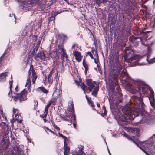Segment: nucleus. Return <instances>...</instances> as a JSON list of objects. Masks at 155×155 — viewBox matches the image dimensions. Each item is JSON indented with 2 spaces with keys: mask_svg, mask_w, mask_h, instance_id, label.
Segmentation results:
<instances>
[{
  "mask_svg": "<svg viewBox=\"0 0 155 155\" xmlns=\"http://www.w3.org/2000/svg\"><path fill=\"white\" fill-rule=\"evenodd\" d=\"M31 81L30 78V77H29L28 78L27 80V82L25 85V86H28V88L30 87L31 86Z\"/></svg>",
  "mask_w": 155,
  "mask_h": 155,
  "instance_id": "obj_15",
  "label": "nucleus"
},
{
  "mask_svg": "<svg viewBox=\"0 0 155 155\" xmlns=\"http://www.w3.org/2000/svg\"><path fill=\"white\" fill-rule=\"evenodd\" d=\"M9 84H10V90L9 91V92L8 94V95H9L10 94V93L12 91V83H13V80H12L11 81H9Z\"/></svg>",
  "mask_w": 155,
  "mask_h": 155,
  "instance_id": "obj_19",
  "label": "nucleus"
},
{
  "mask_svg": "<svg viewBox=\"0 0 155 155\" xmlns=\"http://www.w3.org/2000/svg\"><path fill=\"white\" fill-rule=\"evenodd\" d=\"M97 106L99 108L100 107V104L99 103H97Z\"/></svg>",
  "mask_w": 155,
  "mask_h": 155,
  "instance_id": "obj_43",
  "label": "nucleus"
},
{
  "mask_svg": "<svg viewBox=\"0 0 155 155\" xmlns=\"http://www.w3.org/2000/svg\"><path fill=\"white\" fill-rule=\"evenodd\" d=\"M6 75V72L0 74V81H5Z\"/></svg>",
  "mask_w": 155,
  "mask_h": 155,
  "instance_id": "obj_11",
  "label": "nucleus"
},
{
  "mask_svg": "<svg viewBox=\"0 0 155 155\" xmlns=\"http://www.w3.org/2000/svg\"><path fill=\"white\" fill-rule=\"evenodd\" d=\"M2 142V143H1L3 144L4 145V144H5V142L4 141H3Z\"/></svg>",
  "mask_w": 155,
  "mask_h": 155,
  "instance_id": "obj_52",
  "label": "nucleus"
},
{
  "mask_svg": "<svg viewBox=\"0 0 155 155\" xmlns=\"http://www.w3.org/2000/svg\"><path fill=\"white\" fill-rule=\"evenodd\" d=\"M45 112L44 113H45V114H43V115H40V117H41V118H46V117L47 116V114H48V110H47H47H45Z\"/></svg>",
  "mask_w": 155,
  "mask_h": 155,
  "instance_id": "obj_17",
  "label": "nucleus"
},
{
  "mask_svg": "<svg viewBox=\"0 0 155 155\" xmlns=\"http://www.w3.org/2000/svg\"><path fill=\"white\" fill-rule=\"evenodd\" d=\"M46 129L48 131H49V130H50V129H49L48 128H46Z\"/></svg>",
  "mask_w": 155,
  "mask_h": 155,
  "instance_id": "obj_62",
  "label": "nucleus"
},
{
  "mask_svg": "<svg viewBox=\"0 0 155 155\" xmlns=\"http://www.w3.org/2000/svg\"><path fill=\"white\" fill-rule=\"evenodd\" d=\"M17 89H18V86H17V87H16V88H15V90H16V91H17V92H18V90H17Z\"/></svg>",
  "mask_w": 155,
  "mask_h": 155,
  "instance_id": "obj_55",
  "label": "nucleus"
},
{
  "mask_svg": "<svg viewBox=\"0 0 155 155\" xmlns=\"http://www.w3.org/2000/svg\"><path fill=\"white\" fill-rule=\"evenodd\" d=\"M30 70H31L32 80L33 84H35V81L37 78V76L36 75V73L34 69L33 65L32 64L30 65Z\"/></svg>",
  "mask_w": 155,
  "mask_h": 155,
  "instance_id": "obj_4",
  "label": "nucleus"
},
{
  "mask_svg": "<svg viewBox=\"0 0 155 155\" xmlns=\"http://www.w3.org/2000/svg\"><path fill=\"white\" fill-rule=\"evenodd\" d=\"M38 89L39 91H41L42 92L44 93L47 94L48 93V90L43 87H39Z\"/></svg>",
  "mask_w": 155,
  "mask_h": 155,
  "instance_id": "obj_13",
  "label": "nucleus"
},
{
  "mask_svg": "<svg viewBox=\"0 0 155 155\" xmlns=\"http://www.w3.org/2000/svg\"><path fill=\"white\" fill-rule=\"evenodd\" d=\"M27 91L24 89L21 93H19V101L20 102L24 101L27 99Z\"/></svg>",
  "mask_w": 155,
  "mask_h": 155,
  "instance_id": "obj_2",
  "label": "nucleus"
},
{
  "mask_svg": "<svg viewBox=\"0 0 155 155\" xmlns=\"http://www.w3.org/2000/svg\"><path fill=\"white\" fill-rule=\"evenodd\" d=\"M94 60H95V62L96 63V64H97V61L95 59V58L94 59Z\"/></svg>",
  "mask_w": 155,
  "mask_h": 155,
  "instance_id": "obj_53",
  "label": "nucleus"
},
{
  "mask_svg": "<svg viewBox=\"0 0 155 155\" xmlns=\"http://www.w3.org/2000/svg\"><path fill=\"white\" fill-rule=\"evenodd\" d=\"M140 147V149L142 150V151H144V150L143 149V148H142L141 147Z\"/></svg>",
  "mask_w": 155,
  "mask_h": 155,
  "instance_id": "obj_50",
  "label": "nucleus"
},
{
  "mask_svg": "<svg viewBox=\"0 0 155 155\" xmlns=\"http://www.w3.org/2000/svg\"><path fill=\"white\" fill-rule=\"evenodd\" d=\"M58 134L59 136L62 137L63 136V135L61 134L59 132L58 133Z\"/></svg>",
  "mask_w": 155,
  "mask_h": 155,
  "instance_id": "obj_39",
  "label": "nucleus"
},
{
  "mask_svg": "<svg viewBox=\"0 0 155 155\" xmlns=\"http://www.w3.org/2000/svg\"><path fill=\"white\" fill-rule=\"evenodd\" d=\"M130 140H131V141L133 142L134 140L132 138H131V139Z\"/></svg>",
  "mask_w": 155,
  "mask_h": 155,
  "instance_id": "obj_58",
  "label": "nucleus"
},
{
  "mask_svg": "<svg viewBox=\"0 0 155 155\" xmlns=\"http://www.w3.org/2000/svg\"><path fill=\"white\" fill-rule=\"evenodd\" d=\"M143 152H144L145 153H146V152H147L146 151H145V150H144V151H143Z\"/></svg>",
  "mask_w": 155,
  "mask_h": 155,
  "instance_id": "obj_64",
  "label": "nucleus"
},
{
  "mask_svg": "<svg viewBox=\"0 0 155 155\" xmlns=\"http://www.w3.org/2000/svg\"><path fill=\"white\" fill-rule=\"evenodd\" d=\"M130 131L132 132H134L135 131L136 129L135 128H130Z\"/></svg>",
  "mask_w": 155,
  "mask_h": 155,
  "instance_id": "obj_32",
  "label": "nucleus"
},
{
  "mask_svg": "<svg viewBox=\"0 0 155 155\" xmlns=\"http://www.w3.org/2000/svg\"><path fill=\"white\" fill-rule=\"evenodd\" d=\"M83 66L85 68V72L86 73L88 70V65L86 63H84L83 64Z\"/></svg>",
  "mask_w": 155,
  "mask_h": 155,
  "instance_id": "obj_20",
  "label": "nucleus"
},
{
  "mask_svg": "<svg viewBox=\"0 0 155 155\" xmlns=\"http://www.w3.org/2000/svg\"><path fill=\"white\" fill-rule=\"evenodd\" d=\"M84 63H86L85 62V58H84V59H83V64Z\"/></svg>",
  "mask_w": 155,
  "mask_h": 155,
  "instance_id": "obj_46",
  "label": "nucleus"
},
{
  "mask_svg": "<svg viewBox=\"0 0 155 155\" xmlns=\"http://www.w3.org/2000/svg\"><path fill=\"white\" fill-rule=\"evenodd\" d=\"M86 98L87 100V101H88V102L89 103L91 104V106H92V107H94V105H93V103H92V102L91 101V98H89L87 97V95H86Z\"/></svg>",
  "mask_w": 155,
  "mask_h": 155,
  "instance_id": "obj_18",
  "label": "nucleus"
},
{
  "mask_svg": "<svg viewBox=\"0 0 155 155\" xmlns=\"http://www.w3.org/2000/svg\"><path fill=\"white\" fill-rule=\"evenodd\" d=\"M133 142L135 144L136 143L134 140L133 141Z\"/></svg>",
  "mask_w": 155,
  "mask_h": 155,
  "instance_id": "obj_59",
  "label": "nucleus"
},
{
  "mask_svg": "<svg viewBox=\"0 0 155 155\" xmlns=\"http://www.w3.org/2000/svg\"><path fill=\"white\" fill-rule=\"evenodd\" d=\"M108 1V0H95L96 3L98 4L99 6L101 3L106 2Z\"/></svg>",
  "mask_w": 155,
  "mask_h": 155,
  "instance_id": "obj_12",
  "label": "nucleus"
},
{
  "mask_svg": "<svg viewBox=\"0 0 155 155\" xmlns=\"http://www.w3.org/2000/svg\"><path fill=\"white\" fill-rule=\"evenodd\" d=\"M104 115H105L107 114V111L106 110V111H105V110H104Z\"/></svg>",
  "mask_w": 155,
  "mask_h": 155,
  "instance_id": "obj_45",
  "label": "nucleus"
},
{
  "mask_svg": "<svg viewBox=\"0 0 155 155\" xmlns=\"http://www.w3.org/2000/svg\"><path fill=\"white\" fill-rule=\"evenodd\" d=\"M55 89V91H54V92H55L57 91H56L57 90H56V87H55L54 88Z\"/></svg>",
  "mask_w": 155,
  "mask_h": 155,
  "instance_id": "obj_56",
  "label": "nucleus"
},
{
  "mask_svg": "<svg viewBox=\"0 0 155 155\" xmlns=\"http://www.w3.org/2000/svg\"><path fill=\"white\" fill-rule=\"evenodd\" d=\"M92 52L93 54H97V51L95 50H92Z\"/></svg>",
  "mask_w": 155,
  "mask_h": 155,
  "instance_id": "obj_34",
  "label": "nucleus"
},
{
  "mask_svg": "<svg viewBox=\"0 0 155 155\" xmlns=\"http://www.w3.org/2000/svg\"><path fill=\"white\" fill-rule=\"evenodd\" d=\"M73 54L75 57L76 59L78 62H79L81 61L82 56L80 52L75 51L73 52Z\"/></svg>",
  "mask_w": 155,
  "mask_h": 155,
  "instance_id": "obj_5",
  "label": "nucleus"
},
{
  "mask_svg": "<svg viewBox=\"0 0 155 155\" xmlns=\"http://www.w3.org/2000/svg\"><path fill=\"white\" fill-rule=\"evenodd\" d=\"M5 125V123L4 122H2L0 124V126L2 128H4Z\"/></svg>",
  "mask_w": 155,
  "mask_h": 155,
  "instance_id": "obj_27",
  "label": "nucleus"
},
{
  "mask_svg": "<svg viewBox=\"0 0 155 155\" xmlns=\"http://www.w3.org/2000/svg\"><path fill=\"white\" fill-rule=\"evenodd\" d=\"M145 154L147 155H150L147 152H146V153Z\"/></svg>",
  "mask_w": 155,
  "mask_h": 155,
  "instance_id": "obj_57",
  "label": "nucleus"
},
{
  "mask_svg": "<svg viewBox=\"0 0 155 155\" xmlns=\"http://www.w3.org/2000/svg\"><path fill=\"white\" fill-rule=\"evenodd\" d=\"M37 37V36H34L33 37V38H36V39L35 40V41H36V38Z\"/></svg>",
  "mask_w": 155,
  "mask_h": 155,
  "instance_id": "obj_54",
  "label": "nucleus"
},
{
  "mask_svg": "<svg viewBox=\"0 0 155 155\" xmlns=\"http://www.w3.org/2000/svg\"><path fill=\"white\" fill-rule=\"evenodd\" d=\"M17 109H15L14 108L13 109V112L14 114H15L16 113V111H17Z\"/></svg>",
  "mask_w": 155,
  "mask_h": 155,
  "instance_id": "obj_38",
  "label": "nucleus"
},
{
  "mask_svg": "<svg viewBox=\"0 0 155 155\" xmlns=\"http://www.w3.org/2000/svg\"><path fill=\"white\" fill-rule=\"evenodd\" d=\"M87 54L89 55L92 59H94V57L91 52H89L87 53Z\"/></svg>",
  "mask_w": 155,
  "mask_h": 155,
  "instance_id": "obj_28",
  "label": "nucleus"
},
{
  "mask_svg": "<svg viewBox=\"0 0 155 155\" xmlns=\"http://www.w3.org/2000/svg\"><path fill=\"white\" fill-rule=\"evenodd\" d=\"M150 104L151 106L155 108V102H151L150 101Z\"/></svg>",
  "mask_w": 155,
  "mask_h": 155,
  "instance_id": "obj_29",
  "label": "nucleus"
},
{
  "mask_svg": "<svg viewBox=\"0 0 155 155\" xmlns=\"http://www.w3.org/2000/svg\"><path fill=\"white\" fill-rule=\"evenodd\" d=\"M121 76L123 77H124L126 75V70H123L121 73Z\"/></svg>",
  "mask_w": 155,
  "mask_h": 155,
  "instance_id": "obj_25",
  "label": "nucleus"
},
{
  "mask_svg": "<svg viewBox=\"0 0 155 155\" xmlns=\"http://www.w3.org/2000/svg\"><path fill=\"white\" fill-rule=\"evenodd\" d=\"M122 135L124 137H126L127 138V137H128V134L126 133H124Z\"/></svg>",
  "mask_w": 155,
  "mask_h": 155,
  "instance_id": "obj_35",
  "label": "nucleus"
},
{
  "mask_svg": "<svg viewBox=\"0 0 155 155\" xmlns=\"http://www.w3.org/2000/svg\"><path fill=\"white\" fill-rule=\"evenodd\" d=\"M104 115H105L107 114V111L106 110V111H105V110H104Z\"/></svg>",
  "mask_w": 155,
  "mask_h": 155,
  "instance_id": "obj_44",
  "label": "nucleus"
},
{
  "mask_svg": "<svg viewBox=\"0 0 155 155\" xmlns=\"http://www.w3.org/2000/svg\"><path fill=\"white\" fill-rule=\"evenodd\" d=\"M154 26H155V18H154Z\"/></svg>",
  "mask_w": 155,
  "mask_h": 155,
  "instance_id": "obj_61",
  "label": "nucleus"
},
{
  "mask_svg": "<svg viewBox=\"0 0 155 155\" xmlns=\"http://www.w3.org/2000/svg\"><path fill=\"white\" fill-rule=\"evenodd\" d=\"M49 131L51 132V133H52L54 134H55V135H57L53 131L51 130H49Z\"/></svg>",
  "mask_w": 155,
  "mask_h": 155,
  "instance_id": "obj_41",
  "label": "nucleus"
},
{
  "mask_svg": "<svg viewBox=\"0 0 155 155\" xmlns=\"http://www.w3.org/2000/svg\"><path fill=\"white\" fill-rule=\"evenodd\" d=\"M71 124H72V123H71V122L70 123V124H69V125H71Z\"/></svg>",
  "mask_w": 155,
  "mask_h": 155,
  "instance_id": "obj_63",
  "label": "nucleus"
},
{
  "mask_svg": "<svg viewBox=\"0 0 155 155\" xmlns=\"http://www.w3.org/2000/svg\"><path fill=\"white\" fill-rule=\"evenodd\" d=\"M62 138L64 139V144H65V143H66V140L68 139L67 137H66L63 136Z\"/></svg>",
  "mask_w": 155,
  "mask_h": 155,
  "instance_id": "obj_30",
  "label": "nucleus"
},
{
  "mask_svg": "<svg viewBox=\"0 0 155 155\" xmlns=\"http://www.w3.org/2000/svg\"><path fill=\"white\" fill-rule=\"evenodd\" d=\"M128 86L131 89H132V91H131V92H134V87H133V85L132 84L128 83L127 84Z\"/></svg>",
  "mask_w": 155,
  "mask_h": 155,
  "instance_id": "obj_22",
  "label": "nucleus"
},
{
  "mask_svg": "<svg viewBox=\"0 0 155 155\" xmlns=\"http://www.w3.org/2000/svg\"><path fill=\"white\" fill-rule=\"evenodd\" d=\"M135 144H136V145L137 146H138V147H139V146H138V144L137 143H135Z\"/></svg>",
  "mask_w": 155,
  "mask_h": 155,
  "instance_id": "obj_60",
  "label": "nucleus"
},
{
  "mask_svg": "<svg viewBox=\"0 0 155 155\" xmlns=\"http://www.w3.org/2000/svg\"><path fill=\"white\" fill-rule=\"evenodd\" d=\"M75 45L74 44L72 46V48H74Z\"/></svg>",
  "mask_w": 155,
  "mask_h": 155,
  "instance_id": "obj_51",
  "label": "nucleus"
},
{
  "mask_svg": "<svg viewBox=\"0 0 155 155\" xmlns=\"http://www.w3.org/2000/svg\"><path fill=\"white\" fill-rule=\"evenodd\" d=\"M62 12V11H60V12H59V11H58V12H57V14H59L61 13V12Z\"/></svg>",
  "mask_w": 155,
  "mask_h": 155,
  "instance_id": "obj_48",
  "label": "nucleus"
},
{
  "mask_svg": "<svg viewBox=\"0 0 155 155\" xmlns=\"http://www.w3.org/2000/svg\"><path fill=\"white\" fill-rule=\"evenodd\" d=\"M41 56H38V57H39L41 59H45V55L44 53H41Z\"/></svg>",
  "mask_w": 155,
  "mask_h": 155,
  "instance_id": "obj_26",
  "label": "nucleus"
},
{
  "mask_svg": "<svg viewBox=\"0 0 155 155\" xmlns=\"http://www.w3.org/2000/svg\"><path fill=\"white\" fill-rule=\"evenodd\" d=\"M103 108L104 109V110H105V111H106V108L104 106L103 107Z\"/></svg>",
  "mask_w": 155,
  "mask_h": 155,
  "instance_id": "obj_49",
  "label": "nucleus"
},
{
  "mask_svg": "<svg viewBox=\"0 0 155 155\" xmlns=\"http://www.w3.org/2000/svg\"><path fill=\"white\" fill-rule=\"evenodd\" d=\"M84 147L83 146H79L76 148L75 151L74 153V155H85V153L83 152Z\"/></svg>",
  "mask_w": 155,
  "mask_h": 155,
  "instance_id": "obj_3",
  "label": "nucleus"
},
{
  "mask_svg": "<svg viewBox=\"0 0 155 155\" xmlns=\"http://www.w3.org/2000/svg\"><path fill=\"white\" fill-rule=\"evenodd\" d=\"M31 70H30V69H29V70L28 72V73H29V75L28 76V78L29 77H30V75L31 74Z\"/></svg>",
  "mask_w": 155,
  "mask_h": 155,
  "instance_id": "obj_37",
  "label": "nucleus"
},
{
  "mask_svg": "<svg viewBox=\"0 0 155 155\" xmlns=\"http://www.w3.org/2000/svg\"><path fill=\"white\" fill-rule=\"evenodd\" d=\"M58 50H60L61 52L62 51V49H64V48L62 47L61 46H60L59 45L58 46Z\"/></svg>",
  "mask_w": 155,
  "mask_h": 155,
  "instance_id": "obj_33",
  "label": "nucleus"
},
{
  "mask_svg": "<svg viewBox=\"0 0 155 155\" xmlns=\"http://www.w3.org/2000/svg\"><path fill=\"white\" fill-rule=\"evenodd\" d=\"M140 111V109H135L132 111L131 113V115L132 116L134 115V117L137 116L139 115Z\"/></svg>",
  "mask_w": 155,
  "mask_h": 155,
  "instance_id": "obj_10",
  "label": "nucleus"
},
{
  "mask_svg": "<svg viewBox=\"0 0 155 155\" xmlns=\"http://www.w3.org/2000/svg\"><path fill=\"white\" fill-rule=\"evenodd\" d=\"M54 2L53 0H51L50 1L47 3V5L49 7H50L51 6Z\"/></svg>",
  "mask_w": 155,
  "mask_h": 155,
  "instance_id": "obj_23",
  "label": "nucleus"
},
{
  "mask_svg": "<svg viewBox=\"0 0 155 155\" xmlns=\"http://www.w3.org/2000/svg\"><path fill=\"white\" fill-rule=\"evenodd\" d=\"M17 121L18 123H22V120H18Z\"/></svg>",
  "mask_w": 155,
  "mask_h": 155,
  "instance_id": "obj_40",
  "label": "nucleus"
},
{
  "mask_svg": "<svg viewBox=\"0 0 155 155\" xmlns=\"http://www.w3.org/2000/svg\"><path fill=\"white\" fill-rule=\"evenodd\" d=\"M150 62L151 63H152L155 62V57L152 59L150 61Z\"/></svg>",
  "mask_w": 155,
  "mask_h": 155,
  "instance_id": "obj_31",
  "label": "nucleus"
},
{
  "mask_svg": "<svg viewBox=\"0 0 155 155\" xmlns=\"http://www.w3.org/2000/svg\"><path fill=\"white\" fill-rule=\"evenodd\" d=\"M13 98L14 100L15 101H17L18 100H19V93H17V96H14L13 97Z\"/></svg>",
  "mask_w": 155,
  "mask_h": 155,
  "instance_id": "obj_21",
  "label": "nucleus"
},
{
  "mask_svg": "<svg viewBox=\"0 0 155 155\" xmlns=\"http://www.w3.org/2000/svg\"><path fill=\"white\" fill-rule=\"evenodd\" d=\"M55 105V101L54 99H52L50 101L48 104L46 106L45 108V110H48L49 108L51 105Z\"/></svg>",
  "mask_w": 155,
  "mask_h": 155,
  "instance_id": "obj_9",
  "label": "nucleus"
},
{
  "mask_svg": "<svg viewBox=\"0 0 155 155\" xmlns=\"http://www.w3.org/2000/svg\"><path fill=\"white\" fill-rule=\"evenodd\" d=\"M71 107H72V111L71 112H72V114L73 115V120H74L73 122H74V123H73V125L74 127L75 128H76V123L75 122L76 117H75V114L74 113V107L73 104H72L71 103Z\"/></svg>",
  "mask_w": 155,
  "mask_h": 155,
  "instance_id": "obj_6",
  "label": "nucleus"
},
{
  "mask_svg": "<svg viewBox=\"0 0 155 155\" xmlns=\"http://www.w3.org/2000/svg\"><path fill=\"white\" fill-rule=\"evenodd\" d=\"M64 155H68L70 152V147L67 145V144H64Z\"/></svg>",
  "mask_w": 155,
  "mask_h": 155,
  "instance_id": "obj_7",
  "label": "nucleus"
},
{
  "mask_svg": "<svg viewBox=\"0 0 155 155\" xmlns=\"http://www.w3.org/2000/svg\"><path fill=\"white\" fill-rule=\"evenodd\" d=\"M62 51L61 52H62V58L63 59V61H64V58L65 57H67L66 55V54L65 52V50L64 49H62Z\"/></svg>",
  "mask_w": 155,
  "mask_h": 155,
  "instance_id": "obj_16",
  "label": "nucleus"
},
{
  "mask_svg": "<svg viewBox=\"0 0 155 155\" xmlns=\"http://www.w3.org/2000/svg\"><path fill=\"white\" fill-rule=\"evenodd\" d=\"M86 83L87 86H86L84 83L81 84V87L85 91L89 90V91H91L93 88L98 87V86L95 81H93L92 79H87L86 80Z\"/></svg>",
  "mask_w": 155,
  "mask_h": 155,
  "instance_id": "obj_1",
  "label": "nucleus"
},
{
  "mask_svg": "<svg viewBox=\"0 0 155 155\" xmlns=\"http://www.w3.org/2000/svg\"><path fill=\"white\" fill-rule=\"evenodd\" d=\"M127 138L129 140H130L132 138H131V137L128 136Z\"/></svg>",
  "mask_w": 155,
  "mask_h": 155,
  "instance_id": "obj_42",
  "label": "nucleus"
},
{
  "mask_svg": "<svg viewBox=\"0 0 155 155\" xmlns=\"http://www.w3.org/2000/svg\"><path fill=\"white\" fill-rule=\"evenodd\" d=\"M54 68L52 69V70L50 72L49 74L48 77V82L49 83H51L52 82L53 80L52 79L51 77H52V75L53 73L54 72Z\"/></svg>",
  "mask_w": 155,
  "mask_h": 155,
  "instance_id": "obj_8",
  "label": "nucleus"
},
{
  "mask_svg": "<svg viewBox=\"0 0 155 155\" xmlns=\"http://www.w3.org/2000/svg\"><path fill=\"white\" fill-rule=\"evenodd\" d=\"M52 124L53 126L57 130H60V128L58 127L57 125H56L54 122H52Z\"/></svg>",
  "mask_w": 155,
  "mask_h": 155,
  "instance_id": "obj_24",
  "label": "nucleus"
},
{
  "mask_svg": "<svg viewBox=\"0 0 155 155\" xmlns=\"http://www.w3.org/2000/svg\"><path fill=\"white\" fill-rule=\"evenodd\" d=\"M43 120L45 123L46 122V120L45 118H44L43 119Z\"/></svg>",
  "mask_w": 155,
  "mask_h": 155,
  "instance_id": "obj_47",
  "label": "nucleus"
},
{
  "mask_svg": "<svg viewBox=\"0 0 155 155\" xmlns=\"http://www.w3.org/2000/svg\"><path fill=\"white\" fill-rule=\"evenodd\" d=\"M150 92H151V93L152 95V96H153V95H154V91H153L151 88H150Z\"/></svg>",
  "mask_w": 155,
  "mask_h": 155,
  "instance_id": "obj_36",
  "label": "nucleus"
},
{
  "mask_svg": "<svg viewBox=\"0 0 155 155\" xmlns=\"http://www.w3.org/2000/svg\"><path fill=\"white\" fill-rule=\"evenodd\" d=\"M93 91L92 93V94L93 95H94L95 97H96L98 91V87H96L94 88H93Z\"/></svg>",
  "mask_w": 155,
  "mask_h": 155,
  "instance_id": "obj_14",
  "label": "nucleus"
}]
</instances>
